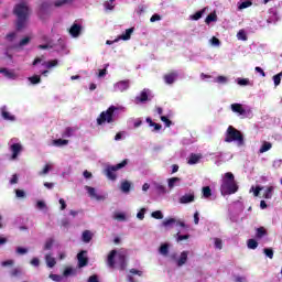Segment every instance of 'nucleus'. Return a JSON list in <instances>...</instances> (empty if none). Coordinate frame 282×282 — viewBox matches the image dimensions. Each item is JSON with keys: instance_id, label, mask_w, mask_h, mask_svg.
Returning a JSON list of instances; mask_svg holds the SVG:
<instances>
[{"instance_id": "nucleus-1", "label": "nucleus", "mask_w": 282, "mask_h": 282, "mask_svg": "<svg viewBox=\"0 0 282 282\" xmlns=\"http://www.w3.org/2000/svg\"><path fill=\"white\" fill-rule=\"evenodd\" d=\"M13 14L17 17L15 29L18 30V32H21V30H25V26L28 25V21L30 19V14H32V10H30L28 3L20 2L15 4L13 8Z\"/></svg>"}, {"instance_id": "nucleus-2", "label": "nucleus", "mask_w": 282, "mask_h": 282, "mask_svg": "<svg viewBox=\"0 0 282 282\" xmlns=\"http://www.w3.org/2000/svg\"><path fill=\"white\" fill-rule=\"evenodd\" d=\"M237 191H239V185L235 180V174H232V172L225 173L220 185L221 195H235Z\"/></svg>"}, {"instance_id": "nucleus-3", "label": "nucleus", "mask_w": 282, "mask_h": 282, "mask_svg": "<svg viewBox=\"0 0 282 282\" xmlns=\"http://www.w3.org/2000/svg\"><path fill=\"white\" fill-rule=\"evenodd\" d=\"M225 142H238V144L243 145V134L241 131L237 130L235 127L229 126L225 133Z\"/></svg>"}, {"instance_id": "nucleus-4", "label": "nucleus", "mask_w": 282, "mask_h": 282, "mask_svg": "<svg viewBox=\"0 0 282 282\" xmlns=\"http://www.w3.org/2000/svg\"><path fill=\"white\" fill-rule=\"evenodd\" d=\"M129 164V159H124L121 163H118L116 165H107L104 170V173L108 180H111V182H116L118 180V175L116 174V171H120L121 169H124Z\"/></svg>"}, {"instance_id": "nucleus-5", "label": "nucleus", "mask_w": 282, "mask_h": 282, "mask_svg": "<svg viewBox=\"0 0 282 282\" xmlns=\"http://www.w3.org/2000/svg\"><path fill=\"white\" fill-rule=\"evenodd\" d=\"M120 108L116 106H110L106 111H102L99 115V118H97V124H105V122H108V124H111L113 122V113L118 111Z\"/></svg>"}, {"instance_id": "nucleus-6", "label": "nucleus", "mask_w": 282, "mask_h": 282, "mask_svg": "<svg viewBox=\"0 0 282 282\" xmlns=\"http://www.w3.org/2000/svg\"><path fill=\"white\" fill-rule=\"evenodd\" d=\"M130 87L129 79L120 80L117 84H115V91H127Z\"/></svg>"}, {"instance_id": "nucleus-7", "label": "nucleus", "mask_w": 282, "mask_h": 282, "mask_svg": "<svg viewBox=\"0 0 282 282\" xmlns=\"http://www.w3.org/2000/svg\"><path fill=\"white\" fill-rule=\"evenodd\" d=\"M10 150L12 152L11 160H17L19 158V153H21V151H23V147H21L20 143H13L10 147Z\"/></svg>"}, {"instance_id": "nucleus-8", "label": "nucleus", "mask_w": 282, "mask_h": 282, "mask_svg": "<svg viewBox=\"0 0 282 282\" xmlns=\"http://www.w3.org/2000/svg\"><path fill=\"white\" fill-rule=\"evenodd\" d=\"M85 254H87V251H80L77 254L78 268H85L89 263V259Z\"/></svg>"}, {"instance_id": "nucleus-9", "label": "nucleus", "mask_w": 282, "mask_h": 282, "mask_svg": "<svg viewBox=\"0 0 282 282\" xmlns=\"http://www.w3.org/2000/svg\"><path fill=\"white\" fill-rule=\"evenodd\" d=\"M83 31V26L80 24L74 23L69 29V34L73 39H78L80 36V32Z\"/></svg>"}, {"instance_id": "nucleus-10", "label": "nucleus", "mask_w": 282, "mask_h": 282, "mask_svg": "<svg viewBox=\"0 0 282 282\" xmlns=\"http://www.w3.org/2000/svg\"><path fill=\"white\" fill-rule=\"evenodd\" d=\"M1 117L3 118V120H7L9 122H14V120H17V117H14V115H11L8 111V107L6 106L1 108Z\"/></svg>"}, {"instance_id": "nucleus-11", "label": "nucleus", "mask_w": 282, "mask_h": 282, "mask_svg": "<svg viewBox=\"0 0 282 282\" xmlns=\"http://www.w3.org/2000/svg\"><path fill=\"white\" fill-rule=\"evenodd\" d=\"M85 188H86L89 197H91L93 199H97V202H100V200L105 199V196L98 195L96 193V188H94L91 186H86Z\"/></svg>"}, {"instance_id": "nucleus-12", "label": "nucleus", "mask_w": 282, "mask_h": 282, "mask_svg": "<svg viewBox=\"0 0 282 282\" xmlns=\"http://www.w3.org/2000/svg\"><path fill=\"white\" fill-rule=\"evenodd\" d=\"M231 111L239 113V116H246V109H243L241 104H231Z\"/></svg>"}, {"instance_id": "nucleus-13", "label": "nucleus", "mask_w": 282, "mask_h": 282, "mask_svg": "<svg viewBox=\"0 0 282 282\" xmlns=\"http://www.w3.org/2000/svg\"><path fill=\"white\" fill-rule=\"evenodd\" d=\"M116 254H118V251L116 250H111L110 253L108 254L107 263L109 268L116 267Z\"/></svg>"}, {"instance_id": "nucleus-14", "label": "nucleus", "mask_w": 282, "mask_h": 282, "mask_svg": "<svg viewBox=\"0 0 282 282\" xmlns=\"http://www.w3.org/2000/svg\"><path fill=\"white\" fill-rule=\"evenodd\" d=\"M163 78H164L166 85H173V83H175V80L177 79V73L172 72L170 74L164 75Z\"/></svg>"}, {"instance_id": "nucleus-15", "label": "nucleus", "mask_w": 282, "mask_h": 282, "mask_svg": "<svg viewBox=\"0 0 282 282\" xmlns=\"http://www.w3.org/2000/svg\"><path fill=\"white\" fill-rule=\"evenodd\" d=\"M188 261V251H183L180 256V259L176 261V265L182 268Z\"/></svg>"}, {"instance_id": "nucleus-16", "label": "nucleus", "mask_w": 282, "mask_h": 282, "mask_svg": "<svg viewBox=\"0 0 282 282\" xmlns=\"http://www.w3.org/2000/svg\"><path fill=\"white\" fill-rule=\"evenodd\" d=\"M195 202V194H185L180 198V204H191Z\"/></svg>"}, {"instance_id": "nucleus-17", "label": "nucleus", "mask_w": 282, "mask_h": 282, "mask_svg": "<svg viewBox=\"0 0 282 282\" xmlns=\"http://www.w3.org/2000/svg\"><path fill=\"white\" fill-rule=\"evenodd\" d=\"M268 230L265 227H259L256 229V238L257 239H263V237H267Z\"/></svg>"}, {"instance_id": "nucleus-18", "label": "nucleus", "mask_w": 282, "mask_h": 282, "mask_svg": "<svg viewBox=\"0 0 282 282\" xmlns=\"http://www.w3.org/2000/svg\"><path fill=\"white\" fill-rule=\"evenodd\" d=\"M135 100L137 102H147V100H149V93H147V89H143Z\"/></svg>"}, {"instance_id": "nucleus-19", "label": "nucleus", "mask_w": 282, "mask_h": 282, "mask_svg": "<svg viewBox=\"0 0 282 282\" xmlns=\"http://www.w3.org/2000/svg\"><path fill=\"white\" fill-rule=\"evenodd\" d=\"M45 261H46L47 268H54V265H56V259H54V258L52 257V254H50V253H47V254L45 256Z\"/></svg>"}, {"instance_id": "nucleus-20", "label": "nucleus", "mask_w": 282, "mask_h": 282, "mask_svg": "<svg viewBox=\"0 0 282 282\" xmlns=\"http://www.w3.org/2000/svg\"><path fill=\"white\" fill-rule=\"evenodd\" d=\"M50 13V3L44 2L40 6V17H43V14Z\"/></svg>"}, {"instance_id": "nucleus-21", "label": "nucleus", "mask_w": 282, "mask_h": 282, "mask_svg": "<svg viewBox=\"0 0 282 282\" xmlns=\"http://www.w3.org/2000/svg\"><path fill=\"white\" fill-rule=\"evenodd\" d=\"M199 160H202V155L192 153V154L189 155V159H188L187 163L191 164V165L197 164V162H199Z\"/></svg>"}, {"instance_id": "nucleus-22", "label": "nucleus", "mask_w": 282, "mask_h": 282, "mask_svg": "<svg viewBox=\"0 0 282 282\" xmlns=\"http://www.w3.org/2000/svg\"><path fill=\"white\" fill-rule=\"evenodd\" d=\"M82 239H83L84 243H89V241H91V239H93L91 231L85 230L83 232Z\"/></svg>"}, {"instance_id": "nucleus-23", "label": "nucleus", "mask_w": 282, "mask_h": 282, "mask_svg": "<svg viewBox=\"0 0 282 282\" xmlns=\"http://www.w3.org/2000/svg\"><path fill=\"white\" fill-rule=\"evenodd\" d=\"M217 21V13L213 12V13H209L206 19H205V23L207 25H210V23L213 22H216Z\"/></svg>"}, {"instance_id": "nucleus-24", "label": "nucleus", "mask_w": 282, "mask_h": 282, "mask_svg": "<svg viewBox=\"0 0 282 282\" xmlns=\"http://www.w3.org/2000/svg\"><path fill=\"white\" fill-rule=\"evenodd\" d=\"M53 144H54V147H65V145L69 144V140L55 139V140H53Z\"/></svg>"}, {"instance_id": "nucleus-25", "label": "nucleus", "mask_w": 282, "mask_h": 282, "mask_svg": "<svg viewBox=\"0 0 282 282\" xmlns=\"http://www.w3.org/2000/svg\"><path fill=\"white\" fill-rule=\"evenodd\" d=\"M131 34H133V28L127 29L126 33L120 35L119 39H121V41H129V39H131Z\"/></svg>"}, {"instance_id": "nucleus-26", "label": "nucleus", "mask_w": 282, "mask_h": 282, "mask_svg": "<svg viewBox=\"0 0 282 282\" xmlns=\"http://www.w3.org/2000/svg\"><path fill=\"white\" fill-rule=\"evenodd\" d=\"M0 72H6V78H10L11 80H14V78H17V74H14V72L9 70L8 68H0Z\"/></svg>"}, {"instance_id": "nucleus-27", "label": "nucleus", "mask_w": 282, "mask_h": 282, "mask_svg": "<svg viewBox=\"0 0 282 282\" xmlns=\"http://www.w3.org/2000/svg\"><path fill=\"white\" fill-rule=\"evenodd\" d=\"M247 247L249 248V250H257V248H259V242H257L256 239H249L247 241Z\"/></svg>"}, {"instance_id": "nucleus-28", "label": "nucleus", "mask_w": 282, "mask_h": 282, "mask_svg": "<svg viewBox=\"0 0 282 282\" xmlns=\"http://www.w3.org/2000/svg\"><path fill=\"white\" fill-rule=\"evenodd\" d=\"M160 254H162L163 257H169V243H163L161 245L160 249H159Z\"/></svg>"}, {"instance_id": "nucleus-29", "label": "nucleus", "mask_w": 282, "mask_h": 282, "mask_svg": "<svg viewBox=\"0 0 282 282\" xmlns=\"http://www.w3.org/2000/svg\"><path fill=\"white\" fill-rule=\"evenodd\" d=\"M204 12H206V9H202L200 11H197L195 14L191 15L192 21H199V19L204 17Z\"/></svg>"}, {"instance_id": "nucleus-30", "label": "nucleus", "mask_w": 282, "mask_h": 282, "mask_svg": "<svg viewBox=\"0 0 282 282\" xmlns=\"http://www.w3.org/2000/svg\"><path fill=\"white\" fill-rule=\"evenodd\" d=\"M213 196V189H210V186H205L203 187V197H205V199H208V197Z\"/></svg>"}, {"instance_id": "nucleus-31", "label": "nucleus", "mask_w": 282, "mask_h": 282, "mask_svg": "<svg viewBox=\"0 0 282 282\" xmlns=\"http://www.w3.org/2000/svg\"><path fill=\"white\" fill-rule=\"evenodd\" d=\"M270 149H272V143L270 142H264L260 150H259V153H267V151H270Z\"/></svg>"}, {"instance_id": "nucleus-32", "label": "nucleus", "mask_w": 282, "mask_h": 282, "mask_svg": "<svg viewBox=\"0 0 282 282\" xmlns=\"http://www.w3.org/2000/svg\"><path fill=\"white\" fill-rule=\"evenodd\" d=\"M122 193H129L131 191V183L129 181H124L121 183Z\"/></svg>"}, {"instance_id": "nucleus-33", "label": "nucleus", "mask_w": 282, "mask_h": 282, "mask_svg": "<svg viewBox=\"0 0 282 282\" xmlns=\"http://www.w3.org/2000/svg\"><path fill=\"white\" fill-rule=\"evenodd\" d=\"M274 192V187L273 186H269L264 194H263V197L264 199H272V193Z\"/></svg>"}, {"instance_id": "nucleus-34", "label": "nucleus", "mask_w": 282, "mask_h": 282, "mask_svg": "<svg viewBox=\"0 0 282 282\" xmlns=\"http://www.w3.org/2000/svg\"><path fill=\"white\" fill-rule=\"evenodd\" d=\"M74 134V128L67 127L65 131L62 133V138H72Z\"/></svg>"}, {"instance_id": "nucleus-35", "label": "nucleus", "mask_w": 282, "mask_h": 282, "mask_svg": "<svg viewBox=\"0 0 282 282\" xmlns=\"http://www.w3.org/2000/svg\"><path fill=\"white\" fill-rule=\"evenodd\" d=\"M173 224H177V220L175 218H167L165 220H163L162 225L165 228H169V226H173Z\"/></svg>"}, {"instance_id": "nucleus-36", "label": "nucleus", "mask_w": 282, "mask_h": 282, "mask_svg": "<svg viewBox=\"0 0 282 282\" xmlns=\"http://www.w3.org/2000/svg\"><path fill=\"white\" fill-rule=\"evenodd\" d=\"M29 82L31 83V85H39V83H41V76L39 75H34L29 77Z\"/></svg>"}, {"instance_id": "nucleus-37", "label": "nucleus", "mask_w": 282, "mask_h": 282, "mask_svg": "<svg viewBox=\"0 0 282 282\" xmlns=\"http://www.w3.org/2000/svg\"><path fill=\"white\" fill-rule=\"evenodd\" d=\"M250 6H252V1L246 0L238 6V10H246V8H250Z\"/></svg>"}, {"instance_id": "nucleus-38", "label": "nucleus", "mask_w": 282, "mask_h": 282, "mask_svg": "<svg viewBox=\"0 0 282 282\" xmlns=\"http://www.w3.org/2000/svg\"><path fill=\"white\" fill-rule=\"evenodd\" d=\"M30 41H32V39L30 36H25L19 42L18 46L25 47V45H28Z\"/></svg>"}, {"instance_id": "nucleus-39", "label": "nucleus", "mask_w": 282, "mask_h": 282, "mask_svg": "<svg viewBox=\"0 0 282 282\" xmlns=\"http://www.w3.org/2000/svg\"><path fill=\"white\" fill-rule=\"evenodd\" d=\"M263 252L269 259H274V250L272 248H264Z\"/></svg>"}, {"instance_id": "nucleus-40", "label": "nucleus", "mask_w": 282, "mask_h": 282, "mask_svg": "<svg viewBox=\"0 0 282 282\" xmlns=\"http://www.w3.org/2000/svg\"><path fill=\"white\" fill-rule=\"evenodd\" d=\"M151 217H153V219H164V214H162L161 210H155L151 214Z\"/></svg>"}, {"instance_id": "nucleus-41", "label": "nucleus", "mask_w": 282, "mask_h": 282, "mask_svg": "<svg viewBox=\"0 0 282 282\" xmlns=\"http://www.w3.org/2000/svg\"><path fill=\"white\" fill-rule=\"evenodd\" d=\"M46 69H52V67H56L58 65V59H52L45 63Z\"/></svg>"}, {"instance_id": "nucleus-42", "label": "nucleus", "mask_w": 282, "mask_h": 282, "mask_svg": "<svg viewBox=\"0 0 282 282\" xmlns=\"http://www.w3.org/2000/svg\"><path fill=\"white\" fill-rule=\"evenodd\" d=\"M180 180H181L180 177L169 178V181H167L169 188H174L175 187V183L180 182Z\"/></svg>"}, {"instance_id": "nucleus-43", "label": "nucleus", "mask_w": 282, "mask_h": 282, "mask_svg": "<svg viewBox=\"0 0 282 282\" xmlns=\"http://www.w3.org/2000/svg\"><path fill=\"white\" fill-rule=\"evenodd\" d=\"M281 77H282V72L273 76V82L275 87H279V85H281Z\"/></svg>"}, {"instance_id": "nucleus-44", "label": "nucleus", "mask_w": 282, "mask_h": 282, "mask_svg": "<svg viewBox=\"0 0 282 282\" xmlns=\"http://www.w3.org/2000/svg\"><path fill=\"white\" fill-rule=\"evenodd\" d=\"M237 36H238L239 41H248V35H246V31H243V30H240L237 33Z\"/></svg>"}, {"instance_id": "nucleus-45", "label": "nucleus", "mask_w": 282, "mask_h": 282, "mask_svg": "<svg viewBox=\"0 0 282 282\" xmlns=\"http://www.w3.org/2000/svg\"><path fill=\"white\" fill-rule=\"evenodd\" d=\"M74 0H57L54 2L55 8H61V6H65V3H72Z\"/></svg>"}, {"instance_id": "nucleus-46", "label": "nucleus", "mask_w": 282, "mask_h": 282, "mask_svg": "<svg viewBox=\"0 0 282 282\" xmlns=\"http://www.w3.org/2000/svg\"><path fill=\"white\" fill-rule=\"evenodd\" d=\"M52 246H54V239H48L46 240L45 245H44V250H52Z\"/></svg>"}, {"instance_id": "nucleus-47", "label": "nucleus", "mask_w": 282, "mask_h": 282, "mask_svg": "<svg viewBox=\"0 0 282 282\" xmlns=\"http://www.w3.org/2000/svg\"><path fill=\"white\" fill-rule=\"evenodd\" d=\"M115 219H117V221H126L127 216L122 213H118V214L115 215Z\"/></svg>"}, {"instance_id": "nucleus-48", "label": "nucleus", "mask_w": 282, "mask_h": 282, "mask_svg": "<svg viewBox=\"0 0 282 282\" xmlns=\"http://www.w3.org/2000/svg\"><path fill=\"white\" fill-rule=\"evenodd\" d=\"M161 120L164 122L165 127H171L173 124V121H171L166 116H161Z\"/></svg>"}, {"instance_id": "nucleus-49", "label": "nucleus", "mask_w": 282, "mask_h": 282, "mask_svg": "<svg viewBox=\"0 0 282 282\" xmlns=\"http://www.w3.org/2000/svg\"><path fill=\"white\" fill-rule=\"evenodd\" d=\"M238 85L240 86H246V85H250V79L248 78H238Z\"/></svg>"}, {"instance_id": "nucleus-50", "label": "nucleus", "mask_w": 282, "mask_h": 282, "mask_svg": "<svg viewBox=\"0 0 282 282\" xmlns=\"http://www.w3.org/2000/svg\"><path fill=\"white\" fill-rule=\"evenodd\" d=\"M50 171H52V166L50 164H46L43 171L40 172V175H47Z\"/></svg>"}, {"instance_id": "nucleus-51", "label": "nucleus", "mask_w": 282, "mask_h": 282, "mask_svg": "<svg viewBox=\"0 0 282 282\" xmlns=\"http://www.w3.org/2000/svg\"><path fill=\"white\" fill-rule=\"evenodd\" d=\"M215 248H217L218 250H221V248H224V242L221 241V239H215Z\"/></svg>"}, {"instance_id": "nucleus-52", "label": "nucleus", "mask_w": 282, "mask_h": 282, "mask_svg": "<svg viewBox=\"0 0 282 282\" xmlns=\"http://www.w3.org/2000/svg\"><path fill=\"white\" fill-rule=\"evenodd\" d=\"M11 276H21V269L14 268L10 272Z\"/></svg>"}, {"instance_id": "nucleus-53", "label": "nucleus", "mask_w": 282, "mask_h": 282, "mask_svg": "<svg viewBox=\"0 0 282 282\" xmlns=\"http://www.w3.org/2000/svg\"><path fill=\"white\" fill-rule=\"evenodd\" d=\"M151 23H155V21H162V15L154 13L151 19H150Z\"/></svg>"}, {"instance_id": "nucleus-54", "label": "nucleus", "mask_w": 282, "mask_h": 282, "mask_svg": "<svg viewBox=\"0 0 282 282\" xmlns=\"http://www.w3.org/2000/svg\"><path fill=\"white\" fill-rule=\"evenodd\" d=\"M147 213L145 208H141L140 212L137 214L138 219H144V214Z\"/></svg>"}, {"instance_id": "nucleus-55", "label": "nucleus", "mask_w": 282, "mask_h": 282, "mask_svg": "<svg viewBox=\"0 0 282 282\" xmlns=\"http://www.w3.org/2000/svg\"><path fill=\"white\" fill-rule=\"evenodd\" d=\"M31 265H34V268H39V265H41V260H39V258H33L31 260Z\"/></svg>"}, {"instance_id": "nucleus-56", "label": "nucleus", "mask_w": 282, "mask_h": 282, "mask_svg": "<svg viewBox=\"0 0 282 282\" xmlns=\"http://www.w3.org/2000/svg\"><path fill=\"white\" fill-rule=\"evenodd\" d=\"M216 83H220V84L228 83V78H226L225 76H218L216 79Z\"/></svg>"}, {"instance_id": "nucleus-57", "label": "nucleus", "mask_w": 282, "mask_h": 282, "mask_svg": "<svg viewBox=\"0 0 282 282\" xmlns=\"http://www.w3.org/2000/svg\"><path fill=\"white\" fill-rule=\"evenodd\" d=\"M17 252H18V254H28V249H25L23 247H18Z\"/></svg>"}, {"instance_id": "nucleus-58", "label": "nucleus", "mask_w": 282, "mask_h": 282, "mask_svg": "<svg viewBox=\"0 0 282 282\" xmlns=\"http://www.w3.org/2000/svg\"><path fill=\"white\" fill-rule=\"evenodd\" d=\"M45 202L43 200H37L36 203V207L40 209V210H43L45 208Z\"/></svg>"}, {"instance_id": "nucleus-59", "label": "nucleus", "mask_w": 282, "mask_h": 282, "mask_svg": "<svg viewBox=\"0 0 282 282\" xmlns=\"http://www.w3.org/2000/svg\"><path fill=\"white\" fill-rule=\"evenodd\" d=\"M189 235H177V241H184L186 239H189Z\"/></svg>"}, {"instance_id": "nucleus-60", "label": "nucleus", "mask_w": 282, "mask_h": 282, "mask_svg": "<svg viewBox=\"0 0 282 282\" xmlns=\"http://www.w3.org/2000/svg\"><path fill=\"white\" fill-rule=\"evenodd\" d=\"M17 197H25V192L23 189H15Z\"/></svg>"}, {"instance_id": "nucleus-61", "label": "nucleus", "mask_w": 282, "mask_h": 282, "mask_svg": "<svg viewBox=\"0 0 282 282\" xmlns=\"http://www.w3.org/2000/svg\"><path fill=\"white\" fill-rule=\"evenodd\" d=\"M210 42H212V45H216V46H219L220 44H221V42L219 41V39H217V37H212V40H210Z\"/></svg>"}, {"instance_id": "nucleus-62", "label": "nucleus", "mask_w": 282, "mask_h": 282, "mask_svg": "<svg viewBox=\"0 0 282 282\" xmlns=\"http://www.w3.org/2000/svg\"><path fill=\"white\" fill-rule=\"evenodd\" d=\"M130 274H137L138 276H142V271L138 269H130Z\"/></svg>"}, {"instance_id": "nucleus-63", "label": "nucleus", "mask_w": 282, "mask_h": 282, "mask_svg": "<svg viewBox=\"0 0 282 282\" xmlns=\"http://www.w3.org/2000/svg\"><path fill=\"white\" fill-rule=\"evenodd\" d=\"M73 272H74V270H73L72 268H66V269L64 270L63 274H64L65 276H69V274H72Z\"/></svg>"}, {"instance_id": "nucleus-64", "label": "nucleus", "mask_w": 282, "mask_h": 282, "mask_svg": "<svg viewBox=\"0 0 282 282\" xmlns=\"http://www.w3.org/2000/svg\"><path fill=\"white\" fill-rule=\"evenodd\" d=\"M88 282H99L98 281V275H90L88 279Z\"/></svg>"}]
</instances>
